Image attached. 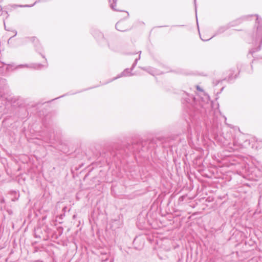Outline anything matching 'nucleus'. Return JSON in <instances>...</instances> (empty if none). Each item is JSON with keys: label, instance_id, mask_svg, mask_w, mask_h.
Listing matches in <instances>:
<instances>
[{"label": "nucleus", "instance_id": "f257e3e1", "mask_svg": "<svg viewBox=\"0 0 262 262\" xmlns=\"http://www.w3.org/2000/svg\"><path fill=\"white\" fill-rule=\"evenodd\" d=\"M182 103L189 115L191 121L200 119V117H204V114L206 112L204 106V102L199 99H197L192 95L184 92L182 98Z\"/></svg>", "mask_w": 262, "mask_h": 262}, {"label": "nucleus", "instance_id": "f03ea898", "mask_svg": "<svg viewBox=\"0 0 262 262\" xmlns=\"http://www.w3.org/2000/svg\"><path fill=\"white\" fill-rule=\"evenodd\" d=\"M151 147L154 148L155 146L152 141H134L132 144H128L125 148H122V159L127 156L129 153L137 155L144 152L149 150Z\"/></svg>", "mask_w": 262, "mask_h": 262}, {"label": "nucleus", "instance_id": "7ed1b4c3", "mask_svg": "<svg viewBox=\"0 0 262 262\" xmlns=\"http://www.w3.org/2000/svg\"><path fill=\"white\" fill-rule=\"evenodd\" d=\"M256 16V21L258 24L257 27V31L256 33V36L253 38L252 43L256 45L258 41L260 40V45L256 48H253L249 51V53L253 55L256 52L259 51L261 50V47L262 46V20Z\"/></svg>", "mask_w": 262, "mask_h": 262}, {"label": "nucleus", "instance_id": "20e7f679", "mask_svg": "<svg viewBox=\"0 0 262 262\" xmlns=\"http://www.w3.org/2000/svg\"><path fill=\"white\" fill-rule=\"evenodd\" d=\"M243 145L239 143L235 139H234L232 144L229 143L226 146V150L229 152L234 151L242 147Z\"/></svg>", "mask_w": 262, "mask_h": 262}, {"label": "nucleus", "instance_id": "39448f33", "mask_svg": "<svg viewBox=\"0 0 262 262\" xmlns=\"http://www.w3.org/2000/svg\"><path fill=\"white\" fill-rule=\"evenodd\" d=\"M45 66L39 63H32L30 64H20L18 65L17 68H33L36 70H39L44 67Z\"/></svg>", "mask_w": 262, "mask_h": 262}, {"label": "nucleus", "instance_id": "423d86ee", "mask_svg": "<svg viewBox=\"0 0 262 262\" xmlns=\"http://www.w3.org/2000/svg\"><path fill=\"white\" fill-rule=\"evenodd\" d=\"M233 26V25H231L230 24H229L220 27L216 30V31L215 32V33H214V35H213V36L223 33L226 30H227L228 29H229L231 26Z\"/></svg>", "mask_w": 262, "mask_h": 262}, {"label": "nucleus", "instance_id": "0eeeda50", "mask_svg": "<svg viewBox=\"0 0 262 262\" xmlns=\"http://www.w3.org/2000/svg\"><path fill=\"white\" fill-rule=\"evenodd\" d=\"M141 69L143 70L146 71L147 72H148V73H149L150 74H151L152 75H159V74H161L162 73V72L158 71L155 69H154L152 67H143Z\"/></svg>", "mask_w": 262, "mask_h": 262}, {"label": "nucleus", "instance_id": "6e6552de", "mask_svg": "<svg viewBox=\"0 0 262 262\" xmlns=\"http://www.w3.org/2000/svg\"><path fill=\"white\" fill-rule=\"evenodd\" d=\"M116 29L121 32L125 31L127 29L125 27V23L120 20L117 22L115 25Z\"/></svg>", "mask_w": 262, "mask_h": 262}, {"label": "nucleus", "instance_id": "1a4fd4ad", "mask_svg": "<svg viewBox=\"0 0 262 262\" xmlns=\"http://www.w3.org/2000/svg\"><path fill=\"white\" fill-rule=\"evenodd\" d=\"M132 70L131 69H125L120 74L118 75L117 77L114 78V79H116L118 78L123 77V76H130L133 75V74L131 73Z\"/></svg>", "mask_w": 262, "mask_h": 262}, {"label": "nucleus", "instance_id": "9d476101", "mask_svg": "<svg viewBox=\"0 0 262 262\" xmlns=\"http://www.w3.org/2000/svg\"><path fill=\"white\" fill-rule=\"evenodd\" d=\"M32 41L34 44V46L36 48V51L41 54L40 52L42 51V48L38 40L35 37H32Z\"/></svg>", "mask_w": 262, "mask_h": 262}, {"label": "nucleus", "instance_id": "9b49d317", "mask_svg": "<svg viewBox=\"0 0 262 262\" xmlns=\"http://www.w3.org/2000/svg\"><path fill=\"white\" fill-rule=\"evenodd\" d=\"M6 93L5 88L3 85H0V102L6 98Z\"/></svg>", "mask_w": 262, "mask_h": 262}, {"label": "nucleus", "instance_id": "f8f14e48", "mask_svg": "<svg viewBox=\"0 0 262 262\" xmlns=\"http://www.w3.org/2000/svg\"><path fill=\"white\" fill-rule=\"evenodd\" d=\"M57 231L58 234L55 233L53 235V237L55 238V239H57L59 236H60L62 234L63 229L62 227L60 226L57 228Z\"/></svg>", "mask_w": 262, "mask_h": 262}, {"label": "nucleus", "instance_id": "ddd939ff", "mask_svg": "<svg viewBox=\"0 0 262 262\" xmlns=\"http://www.w3.org/2000/svg\"><path fill=\"white\" fill-rule=\"evenodd\" d=\"M41 228H37V229H35L34 230V235H35V237L36 238H42L43 239H45L46 238H47L48 237V235L46 236V237L45 236H41L40 235L38 234V233L40 232L41 231Z\"/></svg>", "mask_w": 262, "mask_h": 262}, {"label": "nucleus", "instance_id": "4468645a", "mask_svg": "<svg viewBox=\"0 0 262 262\" xmlns=\"http://www.w3.org/2000/svg\"><path fill=\"white\" fill-rule=\"evenodd\" d=\"M117 0H113V3H112L111 4V8L114 11H119V12H121V11H123V10H120V9H117L116 7V3H117Z\"/></svg>", "mask_w": 262, "mask_h": 262}, {"label": "nucleus", "instance_id": "2eb2a0df", "mask_svg": "<svg viewBox=\"0 0 262 262\" xmlns=\"http://www.w3.org/2000/svg\"><path fill=\"white\" fill-rule=\"evenodd\" d=\"M140 59V55H139V57H138V58H136V59L135 60V61H134V63H133V65H132V67H131V68H130V69H131V70H133V69H134L135 68V67L136 66V65H137V62H138V61Z\"/></svg>", "mask_w": 262, "mask_h": 262}, {"label": "nucleus", "instance_id": "dca6fc26", "mask_svg": "<svg viewBox=\"0 0 262 262\" xmlns=\"http://www.w3.org/2000/svg\"><path fill=\"white\" fill-rule=\"evenodd\" d=\"M140 59V55H139V57H138V58H136V59L135 60V61H134V63H133V65H132V67H131V68H130V69H131V70H133V69H134L135 68V67L136 66V65H137V62H138V61Z\"/></svg>", "mask_w": 262, "mask_h": 262}, {"label": "nucleus", "instance_id": "f3484780", "mask_svg": "<svg viewBox=\"0 0 262 262\" xmlns=\"http://www.w3.org/2000/svg\"><path fill=\"white\" fill-rule=\"evenodd\" d=\"M232 75H233V73H231L229 74L228 77L227 79V80L229 82H231V81L233 80V79H235L236 77H237V76L236 75L234 77H233L232 76Z\"/></svg>", "mask_w": 262, "mask_h": 262}, {"label": "nucleus", "instance_id": "a211bd4d", "mask_svg": "<svg viewBox=\"0 0 262 262\" xmlns=\"http://www.w3.org/2000/svg\"><path fill=\"white\" fill-rule=\"evenodd\" d=\"M102 254L105 255V257H102L101 258V261L102 262H105V261H107L108 259V256L107 255H106V253H104V254Z\"/></svg>", "mask_w": 262, "mask_h": 262}, {"label": "nucleus", "instance_id": "6ab92c4d", "mask_svg": "<svg viewBox=\"0 0 262 262\" xmlns=\"http://www.w3.org/2000/svg\"><path fill=\"white\" fill-rule=\"evenodd\" d=\"M37 3V1H36L33 4H32L31 5H20L19 7H31L33 6L34 5H35Z\"/></svg>", "mask_w": 262, "mask_h": 262}, {"label": "nucleus", "instance_id": "aec40b11", "mask_svg": "<svg viewBox=\"0 0 262 262\" xmlns=\"http://www.w3.org/2000/svg\"><path fill=\"white\" fill-rule=\"evenodd\" d=\"M45 231L47 233V234H49L50 233V229L47 226L45 227L44 229Z\"/></svg>", "mask_w": 262, "mask_h": 262}, {"label": "nucleus", "instance_id": "412c9836", "mask_svg": "<svg viewBox=\"0 0 262 262\" xmlns=\"http://www.w3.org/2000/svg\"><path fill=\"white\" fill-rule=\"evenodd\" d=\"M13 33H14V34L11 36V37L9 38V40H8V42H9L10 40L14 36H15L16 35H17V31L16 30H13L12 31Z\"/></svg>", "mask_w": 262, "mask_h": 262}, {"label": "nucleus", "instance_id": "4be33fe9", "mask_svg": "<svg viewBox=\"0 0 262 262\" xmlns=\"http://www.w3.org/2000/svg\"><path fill=\"white\" fill-rule=\"evenodd\" d=\"M185 196H181L179 198V201H183L185 199Z\"/></svg>", "mask_w": 262, "mask_h": 262}, {"label": "nucleus", "instance_id": "5701e85b", "mask_svg": "<svg viewBox=\"0 0 262 262\" xmlns=\"http://www.w3.org/2000/svg\"><path fill=\"white\" fill-rule=\"evenodd\" d=\"M194 6H195V14H196V0H194ZM196 20L198 21L197 14H196Z\"/></svg>", "mask_w": 262, "mask_h": 262}, {"label": "nucleus", "instance_id": "b1692460", "mask_svg": "<svg viewBox=\"0 0 262 262\" xmlns=\"http://www.w3.org/2000/svg\"><path fill=\"white\" fill-rule=\"evenodd\" d=\"M196 88L197 90L200 91H203V90L199 85H196Z\"/></svg>", "mask_w": 262, "mask_h": 262}, {"label": "nucleus", "instance_id": "393cba45", "mask_svg": "<svg viewBox=\"0 0 262 262\" xmlns=\"http://www.w3.org/2000/svg\"><path fill=\"white\" fill-rule=\"evenodd\" d=\"M64 215H65L64 213L60 214L59 216V217L60 219L62 220L63 219V217L64 216Z\"/></svg>", "mask_w": 262, "mask_h": 262}, {"label": "nucleus", "instance_id": "a878e982", "mask_svg": "<svg viewBox=\"0 0 262 262\" xmlns=\"http://www.w3.org/2000/svg\"><path fill=\"white\" fill-rule=\"evenodd\" d=\"M120 154L121 155V153L120 151H119L116 154V156L118 158H120Z\"/></svg>", "mask_w": 262, "mask_h": 262}, {"label": "nucleus", "instance_id": "bb28decb", "mask_svg": "<svg viewBox=\"0 0 262 262\" xmlns=\"http://www.w3.org/2000/svg\"><path fill=\"white\" fill-rule=\"evenodd\" d=\"M220 81H216L215 82L213 81V83H214L215 85H216Z\"/></svg>", "mask_w": 262, "mask_h": 262}, {"label": "nucleus", "instance_id": "cd10ccee", "mask_svg": "<svg viewBox=\"0 0 262 262\" xmlns=\"http://www.w3.org/2000/svg\"><path fill=\"white\" fill-rule=\"evenodd\" d=\"M211 38H209V39H203V38H201V39H202V40H204V41H207V40H209V39H210Z\"/></svg>", "mask_w": 262, "mask_h": 262}, {"label": "nucleus", "instance_id": "c85d7f7f", "mask_svg": "<svg viewBox=\"0 0 262 262\" xmlns=\"http://www.w3.org/2000/svg\"><path fill=\"white\" fill-rule=\"evenodd\" d=\"M114 258H112V259L110 260V262H114Z\"/></svg>", "mask_w": 262, "mask_h": 262}, {"label": "nucleus", "instance_id": "c756f323", "mask_svg": "<svg viewBox=\"0 0 262 262\" xmlns=\"http://www.w3.org/2000/svg\"><path fill=\"white\" fill-rule=\"evenodd\" d=\"M224 88V87H223V88L221 89L220 93H221V92L223 90Z\"/></svg>", "mask_w": 262, "mask_h": 262}, {"label": "nucleus", "instance_id": "7c9ffc66", "mask_svg": "<svg viewBox=\"0 0 262 262\" xmlns=\"http://www.w3.org/2000/svg\"><path fill=\"white\" fill-rule=\"evenodd\" d=\"M67 209V207H64L63 208V210H66V209Z\"/></svg>", "mask_w": 262, "mask_h": 262}, {"label": "nucleus", "instance_id": "2f4dec72", "mask_svg": "<svg viewBox=\"0 0 262 262\" xmlns=\"http://www.w3.org/2000/svg\"><path fill=\"white\" fill-rule=\"evenodd\" d=\"M73 217V219L75 218L76 217V215H74Z\"/></svg>", "mask_w": 262, "mask_h": 262}, {"label": "nucleus", "instance_id": "473e14b6", "mask_svg": "<svg viewBox=\"0 0 262 262\" xmlns=\"http://www.w3.org/2000/svg\"><path fill=\"white\" fill-rule=\"evenodd\" d=\"M41 56L43 58H45V56L41 54Z\"/></svg>", "mask_w": 262, "mask_h": 262}, {"label": "nucleus", "instance_id": "72a5a7b5", "mask_svg": "<svg viewBox=\"0 0 262 262\" xmlns=\"http://www.w3.org/2000/svg\"><path fill=\"white\" fill-rule=\"evenodd\" d=\"M113 80H114V79H113ZM111 81H112V80H110V82H111Z\"/></svg>", "mask_w": 262, "mask_h": 262}, {"label": "nucleus", "instance_id": "f704fd0d", "mask_svg": "<svg viewBox=\"0 0 262 262\" xmlns=\"http://www.w3.org/2000/svg\"><path fill=\"white\" fill-rule=\"evenodd\" d=\"M113 80H114V79H113ZM111 81H112V80H110V82H111Z\"/></svg>", "mask_w": 262, "mask_h": 262}, {"label": "nucleus", "instance_id": "c9c22d12", "mask_svg": "<svg viewBox=\"0 0 262 262\" xmlns=\"http://www.w3.org/2000/svg\"><path fill=\"white\" fill-rule=\"evenodd\" d=\"M3 0H0V3H1L2 2Z\"/></svg>", "mask_w": 262, "mask_h": 262}, {"label": "nucleus", "instance_id": "e433bc0d", "mask_svg": "<svg viewBox=\"0 0 262 262\" xmlns=\"http://www.w3.org/2000/svg\"><path fill=\"white\" fill-rule=\"evenodd\" d=\"M0 9H1V10H2V8H1V6H0Z\"/></svg>", "mask_w": 262, "mask_h": 262}]
</instances>
